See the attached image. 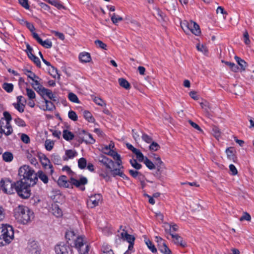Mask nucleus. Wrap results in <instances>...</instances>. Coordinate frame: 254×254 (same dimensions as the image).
I'll use <instances>...</instances> for the list:
<instances>
[{
	"instance_id": "1",
	"label": "nucleus",
	"mask_w": 254,
	"mask_h": 254,
	"mask_svg": "<svg viewBox=\"0 0 254 254\" xmlns=\"http://www.w3.org/2000/svg\"><path fill=\"white\" fill-rule=\"evenodd\" d=\"M15 219L23 224H26L34 218V213L27 207L19 205L14 210Z\"/></svg>"
},
{
	"instance_id": "2",
	"label": "nucleus",
	"mask_w": 254,
	"mask_h": 254,
	"mask_svg": "<svg viewBox=\"0 0 254 254\" xmlns=\"http://www.w3.org/2000/svg\"><path fill=\"white\" fill-rule=\"evenodd\" d=\"M14 238V231L12 226L2 225L0 227V246L9 244Z\"/></svg>"
},
{
	"instance_id": "3",
	"label": "nucleus",
	"mask_w": 254,
	"mask_h": 254,
	"mask_svg": "<svg viewBox=\"0 0 254 254\" xmlns=\"http://www.w3.org/2000/svg\"><path fill=\"white\" fill-rule=\"evenodd\" d=\"M15 185V191L19 196L24 199L30 196L31 194L30 188L32 186H28V184L24 183L22 180L16 181Z\"/></svg>"
},
{
	"instance_id": "4",
	"label": "nucleus",
	"mask_w": 254,
	"mask_h": 254,
	"mask_svg": "<svg viewBox=\"0 0 254 254\" xmlns=\"http://www.w3.org/2000/svg\"><path fill=\"white\" fill-rule=\"evenodd\" d=\"M181 26L186 33L191 32L196 36H198L200 33L199 26L195 22L191 20H184L181 22Z\"/></svg>"
},
{
	"instance_id": "5",
	"label": "nucleus",
	"mask_w": 254,
	"mask_h": 254,
	"mask_svg": "<svg viewBox=\"0 0 254 254\" xmlns=\"http://www.w3.org/2000/svg\"><path fill=\"white\" fill-rule=\"evenodd\" d=\"M15 182L13 183L9 179H1L0 186L2 190L7 194H13L15 190Z\"/></svg>"
},
{
	"instance_id": "6",
	"label": "nucleus",
	"mask_w": 254,
	"mask_h": 254,
	"mask_svg": "<svg viewBox=\"0 0 254 254\" xmlns=\"http://www.w3.org/2000/svg\"><path fill=\"white\" fill-rule=\"evenodd\" d=\"M84 238L82 236L78 237L74 242L75 248L80 254H86L89 250V245Z\"/></svg>"
},
{
	"instance_id": "7",
	"label": "nucleus",
	"mask_w": 254,
	"mask_h": 254,
	"mask_svg": "<svg viewBox=\"0 0 254 254\" xmlns=\"http://www.w3.org/2000/svg\"><path fill=\"white\" fill-rule=\"evenodd\" d=\"M55 251L56 254H72L71 247L64 243H61L56 245Z\"/></svg>"
},
{
	"instance_id": "8",
	"label": "nucleus",
	"mask_w": 254,
	"mask_h": 254,
	"mask_svg": "<svg viewBox=\"0 0 254 254\" xmlns=\"http://www.w3.org/2000/svg\"><path fill=\"white\" fill-rule=\"evenodd\" d=\"M88 183L87 179L83 176L81 177L79 179H76L73 177L70 178L71 185H73L76 188H80V190L83 191L85 190L84 186Z\"/></svg>"
},
{
	"instance_id": "9",
	"label": "nucleus",
	"mask_w": 254,
	"mask_h": 254,
	"mask_svg": "<svg viewBox=\"0 0 254 254\" xmlns=\"http://www.w3.org/2000/svg\"><path fill=\"white\" fill-rule=\"evenodd\" d=\"M102 200V196L100 194H95L89 197V198L87 200V204L91 208H94L99 205Z\"/></svg>"
},
{
	"instance_id": "10",
	"label": "nucleus",
	"mask_w": 254,
	"mask_h": 254,
	"mask_svg": "<svg viewBox=\"0 0 254 254\" xmlns=\"http://www.w3.org/2000/svg\"><path fill=\"white\" fill-rule=\"evenodd\" d=\"M99 162H100L110 171L115 167V162L105 156L102 155L99 157Z\"/></svg>"
},
{
	"instance_id": "11",
	"label": "nucleus",
	"mask_w": 254,
	"mask_h": 254,
	"mask_svg": "<svg viewBox=\"0 0 254 254\" xmlns=\"http://www.w3.org/2000/svg\"><path fill=\"white\" fill-rule=\"evenodd\" d=\"M37 173L35 171L26 176L24 179H22L24 183L28 184V186H34L37 183V176H36Z\"/></svg>"
},
{
	"instance_id": "12",
	"label": "nucleus",
	"mask_w": 254,
	"mask_h": 254,
	"mask_svg": "<svg viewBox=\"0 0 254 254\" xmlns=\"http://www.w3.org/2000/svg\"><path fill=\"white\" fill-rule=\"evenodd\" d=\"M79 134V138L82 139V141H84L86 143L93 144L95 142V140L93 138L92 135L84 130L80 131Z\"/></svg>"
},
{
	"instance_id": "13",
	"label": "nucleus",
	"mask_w": 254,
	"mask_h": 254,
	"mask_svg": "<svg viewBox=\"0 0 254 254\" xmlns=\"http://www.w3.org/2000/svg\"><path fill=\"white\" fill-rule=\"evenodd\" d=\"M34 171H35L34 170L29 166L24 165L19 168L18 176L24 179Z\"/></svg>"
},
{
	"instance_id": "14",
	"label": "nucleus",
	"mask_w": 254,
	"mask_h": 254,
	"mask_svg": "<svg viewBox=\"0 0 254 254\" xmlns=\"http://www.w3.org/2000/svg\"><path fill=\"white\" fill-rule=\"evenodd\" d=\"M41 161L43 166L44 168H46L47 166H48L49 168L50 169V173L51 175H52L54 172L53 166L51 164L50 160L45 155L41 158Z\"/></svg>"
},
{
	"instance_id": "15",
	"label": "nucleus",
	"mask_w": 254,
	"mask_h": 254,
	"mask_svg": "<svg viewBox=\"0 0 254 254\" xmlns=\"http://www.w3.org/2000/svg\"><path fill=\"white\" fill-rule=\"evenodd\" d=\"M119 238L123 239L124 241H127V242L129 241H134L135 238L127 233V231L124 228L123 229L122 231L120 233V235H119Z\"/></svg>"
},
{
	"instance_id": "16",
	"label": "nucleus",
	"mask_w": 254,
	"mask_h": 254,
	"mask_svg": "<svg viewBox=\"0 0 254 254\" xmlns=\"http://www.w3.org/2000/svg\"><path fill=\"white\" fill-rule=\"evenodd\" d=\"M67 177L63 175L60 177L58 180V184L60 187H63L66 188L70 187V180L67 181Z\"/></svg>"
},
{
	"instance_id": "17",
	"label": "nucleus",
	"mask_w": 254,
	"mask_h": 254,
	"mask_svg": "<svg viewBox=\"0 0 254 254\" xmlns=\"http://www.w3.org/2000/svg\"><path fill=\"white\" fill-rule=\"evenodd\" d=\"M174 243L182 247H185L187 246L186 243L183 241V238L177 234H171Z\"/></svg>"
},
{
	"instance_id": "18",
	"label": "nucleus",
	"mask_w": 254,
	"mask_h": 254,
	"mask_svg": "<svg viewBox=\"0 0 254 254\" xmlns=\"http://www.w3.org/2000/svg\"><path fill=\"white\" fill-rule=\"evenodd\" d=\"M37 181L39 179L44 184L47 185L49 183V178L48 176L43 172L39 170L37 172Z\"/></svg>"
},
{
	"instance_id": "19",
	"label": "nucleus",
	"mask_w": 254,
	"mask_h": 254,
	"mask_svg": "<svg viewBox=\"0 0 254 254\" xmlns=\"http://www.w3.org/2000/svg\"><path fill=\"white\" fill-rule=\"evenodd\" d=\"M65 156L63 157V159L64 161H67L69 159H72L76 156L77 153L75 150L69 149L65 151Z\"/></svg>"
},
{
	"instance_id": "20",
	"label": "nucleus",
	"mask_w": 254,
	"mask_h": 254,
	"mask_svg": "<svg viewBox=\"0 0 254 254\" xmlns=\"http://www.w3.org/2000/svg\"><path fill=\"white\" fill-rule=\"evenodd\" d=\"M29 250L32 254H39V248L36 242L33 241L29 243Z\"/></svg>"
},
{
	"instance_id": "21",
	"label": "nucleus",
	"mask_w": 254,
	"mask_h": 254,
	"mask_svg": "<svg viewBox=\"0 0 254 254\" xmlns=\"http://www.w3.org/2000/svg\"><path fill=\"white\" fill-rule=\"evenodd\" d=\"M164 2L166 4L167 7L170 10H176L177 5V0H165Z\"/></svg>"
},
{
	"instance_id": "22",
	"label": "nucleus",
	"mask_w": 254,
	"mask_h": 254,
	"mask_svg": "<svg viewBox=\"0 0 254 254\" xmlns=\"http://www.w3.org/2000/svg\"><path fill=\"white\" fill-rule=\"evenodd\" d=\"M79 59L82 63H88L91 60L90 54L87 52L80 53L79 55Z\"/></svg>"
},
{
	"instance_id": "23",
	"label": "nucleus",
	"mask_w": 254,
	"mask_h": 254,
	"mask_svg": "<svg viewBox=\"0 0 254 254\" xmlns=\"http://www.w3.org/2000/svg\"><path fill=\"white\" fill-rule=\"evenodd\" d=\"M151 157L156 161L155 163L156 166H157V171H160V170L162 168V166L164 165L163 162L161 161V158L160 156L155 154H152Z\"/></svg>"
},
{
	"instance_id": "24",
	"label": "nucleus",
	"mask_w": 254,
	"mask_h": 254,
	"mask_svg": "<svg viewBox=\"0 0 254 254\" xmlns=\"http://www.w3.org/2000/svg\"><path fill=\"white\" fill-rule=\"evenodd\" d=\"M235 59L236 61L237 62L238 64L241 67V69L242 71H244L246 69V68L248 66L247 63L243 60L241 59L240 58L235 56Z\"/></svg>"
},
{
	"instance_id": "25",
	"label": "nucleus",
	"mask_w": 254,
	"mask_h": 254,
	"mask_svg": "<svg viewBox=\"0 0 254 254\" xmlns=\"http://www.w3.org/2000/svg\"><path fill=\"white\" fill-rule=\"evenodd\" d=\"M31 85L36 92L42 96V98H44V93L45 92V90H46L47 88L44 87L41 84L37 86H35L33 84H31Z\"/></svg>"
},
{
	"instance_id": "26",
	"label": "nucleus",
	"mask_w": 254,
	"mask_h": 254,
	"mask_svg": "<svg viewBox=\"0 0 254 254\" xmlns=\"http://www.w3.org/2000/svg\"><path fill=\"white\" fill-rule=\"evenodd\" d=\"M45 90V92L44 93V97H45V96H47L50 99L54 102L58 101L57 97L53 93L51 90L47 89Z\"/></svg>"
},
{
	"instance_id": "27",
	"label": "nucleus",
	"mask_w": 254,
	"mask_h": 254,
	"mask_svg": "<svg viewBox=\"0 0 254 254\" xmlns=\"http://www.w3.org/2000/svg\"><path fill=\"white\" fill-rule=\"evenodd\" d=\"M119 83L120 85L125 88L126 89H129L130 88V84L129 83L125 78H120L118 79Z\"/></svg>"
},
{
	"instance_id": "28",
	"label": "nucleus",
	"mask_w": 254,
	"mask_h": 254,
	"mask_svg": "<svg viewBox=\"0 0 254 254\" xmlns=\"http://www.w3.org/2000/svg\"><path fill=\"white\" fill-rule=\"evenodd\" d=\"M158 249L164 254H172L171 250L164 243H163L162 245L159 244Z\"/></svg>"
},
{
	"instance_id": "29",
	"label": "nucleus",
	"mask_w": 254,
	"mask_h": 254,
	"mask_svg": "<svg viewBox=\"0 0 254 254\" xmlns=\"http://www.w3.org/2000/svg\"><path fill=\"white\" fill-rule=\"evenodd\" d=\"M154 15L159 21L164 20L165 15L163 12L158 8L155 9Z\"/></svg>"
},
{
	"instance_id": "30",
	"label": "nucleus",
	"mask_w": 254,
	"mask_h": 254,
	"mask_svg": "<svg viewBox=\"0 0 254 254\" xmlns=\"http://www.w3.org/2000/svg\"><path fill=\"white\" fill-rule=\"evenodd\" d=\"M63 136V138L67 141L71 140L74 138V134L66 129L64 130Z\"/></svg>"
},
{
	"instance_id": "31",
	"label": "nucleus",
	"mask_w": 254,
	"mask_h": 254,
	"mask_svg": "<svg viewBox=\"0 0 254 254\" xmlns=\"http://www.w3.org/2000/svg\"><path fill=\"white\" fill-rule=\"evenodd\" d=\"M52 213L57 217L61 216L63 213L62 210L57 204L52 206Z\"/></svg>"
},
{
	"instance_id": "32",
	"label": "nucleus",
	"mask_w": 254,
	"mask_h": 254,
	"mask_svg": "<svg viewBox=\"0 0 254 254\" xmlns=\"http://www.w3.org/2000/svg\"><path fill=\"white\" fill-rule=\"evenodd\" d=\"M123 168V166H121V167L116 169H114V168L111 170L110 172L114 177H115L117 176H121V174L123 173V171L122 170Z\"/></svg>"
},
{
	"instance_id": "33",
	"label": "nucleus",
	"mask_w": 254,
	"mask_h": 254,
	"mask_svg": "<svg viewBox=\"0 0 254 254\" xmlns=\"http://www.w3.org/2000/svg\"><path fill=\"white\" fill-rule=\"evenodd\" d=\"M167 225L168 226V229L167 228H165V231L166 232L168 233L170 235L171 234H173V232H176L178 230V226L176 224H167Z\"/></svg>"
},
{
	"instance_id": "34",
	"label": "nucleus",
	"mask_w": 254,
	"mask_h": 254,
	"mask_svg": "<svg viewBox=\"0 0 254 254\" xmlns=\"http://www.w3.org/2000/svg\"><path fill=\"white\" fill-rule=\"evenodd\" d=\"M48 3L55 6L59 9H65L64 6L60 1L56 0H51L48 1Z\"/></svg>"
},
{
	"instance_id": "35",
	"label": "nucleus",
	"mask_w": 254,
	"mask_h": 254,
	"mask_svg": "<svg viewBox=\"0 0 254 254\" xmlns=\"http://www.w3.org/2000/svg\"><path fill=\"white\" fill-rule=\"evenodd\" d=\"M222 62L229 66L232 71L234 72H238L239 70V67L235 64L224 61H222Z\"/></svg>"
},
{
	"instance_id": "36",
	"label": "nucleus",
	"mask_w": 254,
	"mask_h": 254,
	"mask_svg": "<svg viewBox=\"0 0 254 254\" xmlns=\"http://www.w3.org/2000/svg\"><path fill=\"white\" fill-rule=\"evenodd\" d=\"M13 158V155L10 152H5L2 154V159L5 162H11Z\"/></svg>"
},
{
	"instance_id": "37",
	"label": "nucleus",
	"mask_w": 254,
	"mask_h": 254,
	"mask_svg": "<svg viewBox=\"0 0 254 254\" xmlns=\"http://www.w3.org/2000/svg\"><path fill=\"white\" fill-rule=\"evenodd\" d=\"M52 161L55 164L60 165L61 164L62 160L59 155L57 154H54L51 156Z\"/></svg>"
},
{
	"instance_id": "38",
	"label": "nucleus",
	"mask_w": 254,
	"mask_h": 254,
	"mask_svg": "<svg viewBox=\"0 0 254 254\" xmlns=\"http://www.w3.org/2000/svg\"><path fill=\"white\" fill-rule=\"evenodd\" d=\"M26 95L30 100L34 99L36 98V94L34 91L29 88H26Z\"/></svg>"
},
{
	"instance_id": "39",
	"label": "nucleus",
	"mask_w": 254,
	"mask_h": 254,
	"mask_svg": "<svg viewBox=\"0 0 254 254\" xmlns=\"http://www.w3.org/2000/svg\"><path fill=\"white\" fill-rule=\"evenodd\" d=\"M111 20L114 24L117 25L118 22L123 20V18L115 13L110 15Z\"/></svg>"
},
{
	"instance_id": "40",
	"label": "nucleus",
	"mask_w": 254,
	"mask_h": 254,
	"mask_svg": "<svg viewBox=\"0 0 254 254\" xmlns=\"http://www.w3.org/2000/svg\"><path fill=\"white\" fill-rule=\"evenodd\" d=\"M43 99L45 100V102L46 103V110L53 111L55 109V105L51 101L46 100L45 97Z\"/></svg>"
},
{
	"instance_id": "41",
	"label": "nucleus",
	"mask_w": 254,
	"mask_h": 254,
	"mask_svg": "<svg viewBox=\"0 0 254 254\" xmlns=\"http://www.w3.org/2000/svg\"><path fill=\"white\" fill-rule=\"evenodd\" d=\"M83 116L84 118L89 122H94V119L93 118L92 114L90 112L87 111H84L83 112Z\"/></svg>"
},
{
	"instance_id": "42",
	"label": "nucleus",
	"mask_w": 254,
	"mask_h": 254,
	"mask_svg": "<svg viewBox=\"0 0 254 254\" xmlns=\"http://www.w3.org/2000/svg\"><path fill=\"white\" fill-rule=\"evenodd\" d=\"M2 87L8 93L11 92L13 89V85L12 83H4Z\"/></svg>"
},
{
	"instance_id": "43",
	"label": "nucleus",
	"mask_w": 254,
	"mask_h": 254,
	"mask_svg": "<svg viewBox=\"0 0 254 254\" xmlns=\"http://www.w3.org/2000/svg\"><path fill=\"white\" fill-rule=\"evenodd\" d=\"M68 98L69 100L73 103H79L80 101L77 97V96L74 93L70 92L68 95Z\"/></svg>"
},
{
	"instance_id": "44",
	"label": "nucleus",
	"mask_w": 254,
	"mask_h": 254,
	"mask_svg": "<svg viewBox=\"0 0 254 254\" xmlns=\"http://www.w3.org/2000/svg\"><path fill=\"white\" fill-rule=\"evenodd\" d=\"M42 46L45 48L49 49L52 47V42L49 39H47L45 41L41 40V41L39 43Z\"/></svg>"
},
{
	"instance_id": "45",
	"label": "nucleus",
	"mask_w": 254,
	"mask_h": 254,
	"mask_svg": "<svg viewBox=\"0 0 254 254\" xmlns=\"http://www.w3.org/2000/svg\"><path fill=\"white\" fill-rule=\"evenodd\" d=\"M28 57L36 64L37 66L39 67L41 66V62L38 57L33 55L32 54H30V55Z\"/></svg>"
},
{
	"instance_id": "46",
	"label": "nucleus",
	"mask_w": 254,
	"mask_h": 254,
	"mask_svg": "<svg viewBox=\"0 0 254 254\" xmlns=\"http://www.w3.org/2000/svg\"><path fill=\"white\" fill-rule=\"evenodd\" d=\"M87 165V161L85 158H81L78 161V166L81 169H84Z\"/></svg>"
},
{
	"instance_id": "47",
	"label": "nucleus",
	"mask_w": 254,
	"mask_h": 254,
	"mask_svg": "<svg viewBox=\"0 0 254 254\" xmlns=\"http://www.w3.org/2000/svg\"><path fill=\"white\" fill-rule=\"evenodd\" d=\"M143 162L145 164L146 167L150 170H153L155 169L154 164L147 157L145 158V159Z\"/></svg>"
},
{
	"instance_id": "48",
	"label": "nucleus",
	"mask_w": 254,
	"mask_h": 254,
	"mask_svg": "<svg viewBox=\"0 0 254 254\" xmlns=\"http://www.w3.org/2000/svg\"><path fill=\"white\" fill-rule=\"evenodd\" d=\"M24 73L27 76V77L30 78L31 80H34V78L39 79V77L37 76L34 73L32 72L31 71L25 69L24 70Z\"/></svg>"
},
{
	"instance_id": "49",
	"label": "nucleus",
	"mask_w": 254,
	"mask_h": 254,
	"mask_svg": "<svg viewBox=\"0 0 254 254\" xmlns=\"http://www.w3.org/2000/svg\"><path fill=\"white\" fill-rule=\"evenodd\" d=\"M54 145V141H53L50 139H47L45 141V148L48 151H50L53 149Z\"/></svg>"
},
{
	"instance_id": "50",
	"label": "nucleus",
	"mask_w": 254,
	"mask_h": 254,
	"mask_svg": "<svg viewBox=\"0 0 254 254\" xmlns=\"http://www.w3.org/2000/svg\"><path fill=\"white\" fill-rule=\"evenodd\" d=\"M133 153L136 155V158L139 162H143L145 158L139 149H137Z\"/></svg>"
},
{
	"instance_id": "51",
	"label": "nucleus",
	"mask_w": 254,
	"mask_h": 254,
	"mask_svg": "<svg viewBox=\"0 0 254 254\" xmlns=\"http://www.w3.org/2000/svg\"><path fill=\"white\" fill-rule=\"evenodd\" d=\"M149 146V149L152 151H156L160 148V145L156 142L152 141Z\"/></svg>"
},
{
	"instance_id": "52",
	"label": "nucleus",
	"mask_w": 254,
	"mask_h": 254,
	"mask_svg": "<svg viewBox=\"0 0 254 254\" xmlns=\"http://www.w3.org/2000/svg\"><path fill=\"white\" fill-rule=\"evenodd\" d=\"M93 101L96 104H97L99 106L103 107V106H106V104L104 102V101H103L101 98H100L99 97H94L93 99Z\"/></svg>"
},
{
	"instance_id": "53",
	"label": "nucleus",
	"mask_w": 254,
	"mask_h": 254,
	"mask_svg": "<svg viewBox=\"0 0 254 254\" xmlns=\"http://www.w3.org/2000/svg\"><path fill=\"white\" fill-rule=\"evenodd\" d=\"M4 128H6L7 131H4V132H3V133H4L6 135H9L12 133L13 129L11 125H10V123L5 124L4 126H3V128L4 129Z\"/></svg>"
},
{
	"instance_id": "54",
	"label": "nucleus",
	"mask_w": 254,
	"mask_h": 254,
	"mask_svg": "<svg viewBox=\"0 0 254 254\" xmlns=\"http://www.w3.org/2000/svg\"><path fill=\"white\" fill-rule=\"evenodd\" d=\"M13 106L20 113H23L24 110L25 105L23 104L20 103H13Z\"/></svg>"
},
{
	"instance_id": "55",
	"label": "nucleus",
	"mask_w": 254,
	"mask_h": 254,
	"mask_svg": "<svg viewBox=\"0 0 254 254\" xmlns=\"http://www.w3.org/2000/svg\"><path fill=\"white\" fill-rule=\"evenodd\" d=\"M96 46L103 50H107V45L100 40H96L95 41Z\"/></svg>"
},
{
	"instance_id": "56",
	"label": "nucleus",
	"mask_w": 254,
	"mask_h": 254,
	"mask_svg": "<svg viewBox=\"0 0 254 254\" xmlns=\"http://www.w3.org/2000/svg\"><path fill=\"white\" fill-rule=\"evenodd\" d=\"M212 132L214 137L218 138L220 136L221 132L219 128L216 126H213L212 127Z\"/></svg>"
},
{
	"instance_id": "57",
	"label": "nucleus",
	"mask_w": 254,
	"mask_h": 254,
	"mask_svg": "<svg viewBox=\"0 0 254 254\" xmlns=\"http://www.w3.org/2000/svg\"><path fill=\"white\" fill-rule=\"evenodd\" d=\"M129 162L131 166L136 170L140 169L142 167L141 165L138 163L135 159H131Z\"/></svg>"
},
{
	"instance_id": "58",
	"label": "nucleus",
	"mask_w": 254,
	"mask_h": 254,
	"mask_svg": "<svg viewBox=\"0 0 254 254\" xmlns=\"http://www.w3.org/2000/svg\"><path fill=\"white\" fill-rule=\"evenodd\" d=\"M65 238L68 240H73L75 236V234L73 231L70 230L66 232L65 234Z\"/></svg>"
},
{
	"instance_id": "59",
	"label": "nucleus",
	"mask_w": 254,
	"mask_h": 254,
	"mask_svg": "<svg viewBox=\"0 0 254 254\" xmlns=\"http://www.w3.org/2000/svg\"><path fill=\"white\" fill-rule=\"evenodd\" d=\"M49 72L54 78H56V75L58 74L57 69L52 65L50 66Z\"/></svg>"
},
{
	"instance_id": "60",
	"label": "nucleus",
	"mask_w": 254,
	"mask_h": 254,
	"mask_svg": "<svg viewBox=\"0 0 254 254\" xmlns=\"http://www.w3.org/2000/svg\"><path fill=\"white\" fill-rule=\"evenodd\" d=\"M27 158L32 164L36 165L38 163L36 158L32 156L31 154L28 153L27 154Z\"/></svg>"
},
{
	"instance_id": "61",
	"label": "nucleus",
	"mask_w": 254,
	"mask_h": 254,
	"mask_svg": "<svg viewBox=\"0 0 254 254\" xmlns=\"http://www.w3.org/2000/svg\"><path fill=\"white\" fill-rule=\"evenodd\" d=\"M146 244L152 253H155L157 252L156 248L155 247L154 245L152 244L150 241H147L146 242Z\"/></svg>"
},
{
	"instance_id": "62",
	"label": "nucleus",
	"mask_w": 254,
	"mask_h": 254,
	"mask_svg": "<svg viewBox=\"0 0 254 254\" xmlns=\"http://www.w3.org/2000/svg\"><path fill=\"white\" fill-rule=\"evenodd\" d=\"M14 122L18 126L21 127H24L26 126L25 122L22 119L19 118H15L14 119Z\"/></svg>"
},
{
	"instance_id": "63",
	"label": "nucleus",
	"mask_w": 254,
	"mask_h": 254,
	"mask_svg": "<svg viewBox=\"0 0 254 254\" xmlns=\"http://www.w3.org/2000/svg\"><path fill=\"white\" fill-rule=\"evenodd\" d=\"M200 104L201 108L204 110V111L206 112L207 114H208L209 109H210L209 103L207 102H205L200 103Z\"/></svg>"
},
{
	"instance_id": "64",
	"label": "nucleus",
	"mask_w": 254,
	"mask_h": 254,
	"mask_svg": "<svg viewBox=\"0 0 254 254\" xmlns=\"http://www.w3.org/2000/svg\"><path fill=\"white\" fill-rule=\"evenodd\" d=\"M142 139L147 143H150L152 141V138L145 133H142Z\"/></svg>"
}]
</instances>
